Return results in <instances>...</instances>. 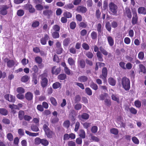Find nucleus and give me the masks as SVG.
I'll return each instance as SVG.
<instances>
[{"label":"nucleus","mask_w":146,"mask_h":146,"mask_svg":"<svg viewBox=\"0 0 146 146\" xmlns=\"http://www.w3.org/2000/svg\"><path fill=\"white\" fill-rule=\"evenodd\" d=\"M41 139L39 137H36L35 139V143L36 145H39L41 143Z\"/></svg>","instance_id":"774afa93"},{"label":"nucleus","mask_w":146,"mask_h":146,"mask_svg":"<svg viewBox=\"0 0 146 146\" xmlns=\"http://www.w3.org/2000/svg\"><path fill=\"white\" fill-rule=\"evenodd\" d=\"M26 7L30 13H34L35 11V9L33 7V6L31 4H27L26 5Z\"/></svg>","instance_id":"a211bd4d"},{"label":"nucleus","mask_w":146,"mask_h":146,"mask_svg":"<svg viewBox=\"0 0 146 146\" xmlns=\"http://www.w3.org/2000/svg\"><path fill=\"white\" fill-rule=\"evenodd\" d=\"M68 62L69 64L71 66L74 65L75 64V61L71 57L68 58Z\"/></svg>","instance_id":"ea45409f"},{"label":"nucleus","mask_w":146,"mask_h":146,"mask_svg":"<svg viewBox=\"0 0 146 146\" xmlns=\"http://www.w3.org/2000/svg\"><path fill=\"white\" fill-rule=\"evenodd\" d=\"M29 79V77L27 75H25L22 76L21 79V82H27Z\"/></svg>","instance_id":"de8ad7c7"},{"label":"nucleus","mask_w":146,"mask_h":146,"mask_svg":"<svg viewBox=\"0 0 146 146\" xmlns=\"http://www.w3.org/2000/svg\"><path fill=\"white\" fill-rule=\"evenodd\" d=\"M97 33L94 31H92L91 34V37L92 40H96L97 38Z\"/></svg>","instance_id":"4c0bfd02"},{"label":"nucleus","mask_w":146,"mask_h":146,"mask_svg":"<svg viewBox=\"0 0 146 146\" xmlns=\"http://www.w3.org/2000/svg\"><path fill=\"white\" fill-rule=\"evenodd\" d=\"M139 67L140 69V72H143L144 74H146V69L144 65L142 64H140Z\"/></svg>","instance_id":"473e14b6"},{"label":"nucleus","mask_w":146,"mask_h":146,"mask_svg":"<svg viewBox=\"0 0 146 146\" xmlns=\"http://www.w3.org/2000/svg\"><path fill=\"white\" fill-rule=\"evenodd\" d=\"M56 66H53L52 69L51 71L52 74L57 75L60 72L61 69L60 67L56 69Z\"/></svg>","instance_id":"4468645a"},{"label":"nucleus","mask_w":146,"mask_h":146,"mask_svg":"<svg viewBox=\"0 0 146 146\" xmlns=\"http://www.w3.org/2000/svg\"><path fill=\"white\" fill-rule=\"evenodd\" d=\"M31 72H33L36 73H37L38 71V68L37 66L36 65H34L31 70Z\"/></svg>","instance_id":"6e6d98bb"},{"label":"nucleus","mask_w":146,"mask_h":146,"mask_svg":"<svg viewBox=\"0 0 146 146\" xmlns=\"http://www.w3.org/2000/svg\"><path fill=\"white\" fill-rule=\"evenodd\" d=\"M7 60V66L9 68H11L15 65V61L12 60H9L7 58L5 59Z\"/></svg>","instance_id":"f8f14e48"},{"label":"nucleus","mask_w":146,"mask_h":146,"mask_svg":"<svg viewBox=\"0 0 146 146\" xmlns=\"http://www.w3.org/2000/svg\"><path fill=\"white\" fill-rule=\"evenodd\" d=\"M102 74H101L99 77L103 80L104 83L107 82L106 78L108 74V70L107 68L106 67H104L102 71Z\"/></svg>","instance_id":"20e7f679"},{"label":"nucleus","mask_w":146,"mask_h":146,"mask_svg":"<svg viewBox=\"0 0 146 146\" xmlns=\"http://www.w3.org/2000/svg\"><path fill=\"white\" fill-rule=\"evenodd\" d=\"M78 81L81 82H87L88 80V78L87 76L83 75L78 77Z\"/></svg>","instance_id":"aec40b11"},{"label":"nucleus","mask_w":146,"mask_h":146,"mask_svg":"<svg viewBox=\"0 0 146 146\" xmlns=\"http://www.w3.org/2000/svg\"><path fill=\"white\" fill-rule=\"evenodd\" d=\"M109 11L112 14L115 15L117 13L118 9L117 6L112 2L110 3L108 5Z\"/></svg>","instance_id":"f03ea898"},{"label":"nucleus","mask_w":146,"mask_h":146,"mask_svg":"<svg viewBox=\"0 0 146 146\" xmlns=\"http://www.w3.org/2000/svg\"><path fill=\"white\" fill-rule=\"evenodd\" d=\"M49 124L48 122H46L43 125V129L44 131H46L49 130L50 129L48 127Z\"/></svg>","instance_id":"338daca9"},{"label":"nucleus","mask_w":146,"mask_h":146,"mask_svg":"<svg viewBox=\"0 0 146 146\" xmlns=\"http://www.w3.org/2000/svg\"><path fill=\"white\" fill-rule=\"evenodd\" d=\"M86 56L89 58L92 59L94 56L92 52L88 51L86 52Z\"/></svg>","instance_id":"bf43d9fd"},{"label":"nucleus","mask_w":146,"mask_h":146,"mask_svg":"<svg viewBox=\"0 0 146 146\" xmlns=\"http://www.w3.org/2000/svg\"><path fill=\"white\" fill-rule=\"evenodd\" d=\"M108 43L110 46H112L114 44V41L113 38L111 36L107 37Z\"/></svg>","instance_id":"b1692460"},{"label":"nucleus","mask_w":146,"mask_h":146,"mask_svg":"<svg viewBox=\"0 0 146 146\" xmlns=\"http://www.w3.org/2000/svg\"><path fill=\"white\" fill-rule=\"evenodd\" d=\"M79 136L82 139H84L86 137V133L82 129H81L79 131Z\"/></svg>","instance_id":"c756f323"},{"label":"nucleus","mask_w":146,"mask_h":146,"mask_svg":"<svg viewBox=\"0 0 146 146\" xmlns=\"http://www.w3.org/2000/svg\"><path fill=\"white\" fill-rule=\"evenodd\" d=\"M101 15V12L99 9H97L96 11V16L97 19H99Z\"/></svg>","instance_id":"69168bd1"},{"label":"nucleus","mask_w":146,"mask_h":146,"mask_svg":"<svg viewBox=\"0 0 146 146\" xmlns=\"http://www.w3.org/2000/svg\"><path fill=\"white\" fill-rule=\"evenodd\" d=\"M33 95L31 92H28L25 94V98L28 101H31L33 100Z\"/></svg>","instance_id":"f3484780"},{"label":"nucleus","mask_w":146,"mask_h":146,"mask_svg":"<svg viewBox=\"0 0 146 146\" xmlns=\"http://www.w3.org/2000/svg\"><path fill=\"white\" fill-rule=\"evenodd\" d=\"M96 29L98 34H100L102 31V25L100 23H98L97 25Z\"/></svg>","instance_id":"e433bc0d"},{"label":"nucleus","mask_w":146,"mask_h":146,"mask_svg":"<svg viewBox=\"0 0 146 146\" xmlns=\"http://www.w3.org/2000/svg\"><path fill=\"white\" fill-rule=\"evenodd\" d=\"M66 10L71 9L74 7V6L72 3H69L65 5L64 7Z\"/></svg>","instance_id":"c9c22d12"},{"label":"nucleus","mask_w":146,"mask_h":146,"mask_svg":"<svg viewBox=\"0 0 146 146\" xmlns=\"http://www.w3.org/2000/svg\"><path fill=\"white\" fill-rule=\"evenodd\" d=\"M90 87L93 90L96 91L98 89V86L97 84L92 82L90 84Z\"/></svg>","instance_id":"2f4dec72"},{"label":"nucleus","mask_w":146,"mask_h":146,"mask_svg":"<svg viewBox=\"0 0 146 146\" xmlns=\"http://www.w3.org/2000/svg\"><path fill=\"white\" fill-rule=\"evenodd\" d=\"M133 16L131 20V23L133 25L137 24L138 20L136 11H134L132 12Z\"/></svg>","instance_id":"423d86ee"},{"label":"nucleus","mask_w":146,"mask_h":146,"mask_svg":"<svg viewBox=\"0 0 146 146\" xmlns=\"http://www.w3.org/2000/svg\"><path fill=\"white\" fill-rule=\"evenodd\" d=\"M75 112V111L74 110H72L71 111L70 113V115L71 114L72 115V117L71 118V121L72 122L73 124H74L75 123V117L73 115H72V114L74 113Z\"/></svg>","instance_id":"603ef678"},{"label":"nucleus","mask_w":146,"mask_h":146,"mask_svg":"<svg viewBox=\"0 0 146 146\" xmlns=\"http://www.w3.org/2000/svg\"><path fill=\"white\" fill-rule=\"evenodd\" d=\"M64 16L67 18H71L72 15L71 13L68 11L64 12L63 14Z\"/></svg>","instance_id":"3c124183"},{"label":"nucleus","mask_w":146,"mask_h":146,"mask_svg":"<svg viewBox=\"0 0 146 146\" xmlns=\"http://www.w3.org/2000/svg\"><path fill=\"white\" fill-rule=\"evenodd\" d=\"M35 61L36 63L39 64L38 66L40 68L44 67V65L42 64V59L41 57L38 56H36L35 58Z\"/></svg>","instance_id":"0eeeda50"},{"label":"nucleus","mask_w":146,"mask_h":146,"mask_svg":"<svg viewBox=\"0 0 146 146\" xmlns=\"http://www.w3.org/2000/svg\"><path fill=\"white\" fill-rule=\"evenodd\" d=\"M39 125L38 124H33L31 126V130L33 131L37 132L39 131V129L38 127Z\"/></svg>","instance_id":"4be33fe9"},{"label":"nucleus","mask_w":146,"mask_h":146,"mask_svg":"<svg viewBox=\"0 0 146 146\" xmlns=\"http://www.w3.org/2000/svg\"><path fill=\"white\" fill-rule=\"evenodd\" d=\"M47 137L49 138H51L52 137L53 132L50 129L45 132Z\"/></svg>","instance_id":"49530a36"},{"label":"nucleus","mask_w":146,"mask_h":146,"mask_svg":"<svg viewBox=\"0 0 146 146\" xmlns=\"http://www.w3.org/2000/svg\"><path fill=\"white\" fill-rule=\"evenodd\" d=\"M63 126L67 129H68L70 126V122L69 120H67L63 123Z\"/></svg>","instance_id":"864d4df0"},{"label":"nucleus","mask_w":146,"mask_h":146,"mask_svg":"<svg viewBox=\"0 0 146 146\" xmlns=\"http://www.w3.org/2000/svg\"><path fill=\"white\" fill-rule=\"evenodd\" d=\"M99 49L102 54L105 56H107L108 55V52L102 46H100Z\"/></svg>","instance_id":"7c9ffc66"},{"label":"nucleus","mask_w":146,"mask_h":146,"mask_svg":"<svg viewBox=\"0 0 146 146\" xmlns=\"http://www.w3.org/2000/svg\"><path fill=\"white\" fill-rule=\"evenodd\" d=\"M78 117L80 120L81 121L83 120H87L89 119V115L86 113H83L82 115H79Z\"/></svg>","instance_id":"9d476101"},{"label":"nucleus","mask_w":146,"mask_h":146,"mask_svg":"<svg viewBox=\"0 0 146 146\" xmlns=\"http://www.w3.org/2000/svg\"><path fill=\"white\" fill-rule=\"evenodd\" d=\"M76 10L78 13H84L86 12L87 9L86 7L83 6H79L77 7Z\"/></svg>","instance_id":"1a4fd4ad"},{"label":"nucleus","mask_w":146,"mask_h":146,"mask_svg":"<svg viewBox=\"0 0 146 146\" xmlns=\"http://www.w3.org/2000/svg\"><path fill=\"white\" fill-rule=\"evenodd\" d=\"M52 29L54 31L59 32L60 29V27L59 26L55 25L52 27Z\"/></svg>","instance_id":"13d9d810"},{"label":"nucleus","mask_w":146,"mask_h":146,"mask_svg":"<svg viewBox=\"0 0 146 146\" xmlns=\"http://www.w3.org/2000/svg\"><path fill=\"white\" fill-rule=\"evenodd\" d=\"M82 46L83 49L86 50H88L89 49L90 46L88 44L86 43H84L82 44Z\"/></svg>","instance_id":"e2e57ef3"},{"label":"nucleus","mask_w":146,"mask_h":146,"mask_svg":"<svg viewBox=\"0 0 146 146\" xmlns=\"http://www.w3.org/2000/svg\"><path fill=\"white\" fill-rule=\"evenodd\" d=\"M59 121V119L57 117H52L50 119V122L52 124H55Z\"/></svg>","instance_id":"c03bdc74"},{"label":"nucleus","mask_w":146,"mask_h":146,"mask_svg":"<svg viewBox=\"0 0 146 146\" xmlns=\"http://www.w3.org/2000/svg\"><path fill=\"white\" fill-rule=\"evenodd\" d=\"M9 8V6L8 5H3L0 7V14L1 15L5 16L8 13L7 10Z\"/></svg>","instance_id":"39448f33"},{"label":"nucleus","mask_w":146,"mask_h":146,"mask_svg":"<svg viewBox=\"0 0 146 146\" xmlns=\"http://www.w3.org/2000/svg\"><path fill=\"white\" fill-rule=\"evenodd\" d=\"M24 11L23 9L19 10L17 12V15L19 17H21L23 16L24 15Z\"/></svg>","instance_id":"052dcab7"},{"label":"nucleus","mask_w":146,"mask_h":146,"mask_svg":"<svg viewBox=\"0 0 146 146\" xmlns=\"http://www.w3.org/2000/svg\"><path fill=\"white\" fill-rule=\"evenodd\" d=\"M0 113L2 115L6 116L8 114V111L5 108H0Z\"/></svg>","instance_id":"cd10ccee"},{"label":"nucleus","mask_w":146,"mask_h":146,"mask_svg":"<svg viewBox=\"0 0 146 146\" xmlns=\"http://www.w3.org/2000/svg\"><path fill=\"white\" fill-rule=\"evenodd\" d=\"M104 102L105 105L107 106L110 107L111 105V101L110 98L105 99Z\"/></svg>","instance_id":"37998d69"},{"label":"nucleus","mask_w":146,"mask_h":146,"mask_svg":"<svg viewBox=\"0 0 146 146\" xmlns=\"http://www.w3.org/2000/svg\"><path fill=\"white\" fill-rule=\"evenodd\" d=\"M50 100L52 105L54 106H56L57 104L56 99L53 97H51L50 98Z\"/></svg>","instance_id":"09e8293b"},{"label":"nucleus","mask_w":146,"mask_h":146,"mask_svg":"<svg viewBox=\"0 0 146 146\" xmlns=\"http://www.w3.org/2000/svg\"><path fill=\"white\" fill-rule=\"evenodd\" d=\"M48 81L47 78L41 79L40 84L41 87L43 88L46 87L48 84Z\"/></svg>","instance_id":"ddd939ff"},{"label":"nucleus","mask_w":146,"mask_h":146,"mask_svg":"<svg viewBox=\"0 0 146 146\" xmlns=\"http://www.w3.org/2000/svg\"><path fill=\"white\" fill-rule=\"evenodd\" d=\"M81 97L79 95H76L74 97V100L75 103H78L81 100Z\"/></svg>","instance_id":"680f3d73"},{"label":"nucleus","mask_w":146,"mask_h":146,"mask_svg":"<svg viewBox=\"0 0 146 146\" xmlns=\"http://www.w3.org/2000/svg\"><path fill=\"white\" fill-rule=\"evenodd\" d=\"M78 66L81 68H84L86 66L85 62L83 59H81L78 60Z\"/></svg>","instance_id":"412c9836"},{"label":"nucleus","mask_w":146,"mask_h":146,"mask_svg":"<svg viewBox=\"0 0 146 146\" xmlns=\"http://www.w3.org/2000/svg\"><path fill=\"white\" fill-rule=\"evenodd\" d=\"M124 15H126L129 19H131L132 17V15L130 9L129 8L125 9V11L124 12Z\"/></svg>","instance_id":"dca6fc26"},{"label":"nucleus","mask_w":146,"mask_h":146,"mask_svg":"<svg viewBox=\"0 0 146 146\" xmlns=\"http://www.w3.org/2000/svg\"><path fill=\"white\" fill-rule=\"evenodd\" d=\"M121 84L123 88L126 91H128L130 89V81L129 78L126 76L123 77L121 79Z\"/></svg>","instance_id":"f257e3e1"},{"label":"nucleus","mask_w":146,"mask_h":146,"mask_svg":"<svg viewBox=\"0 0 146 146\" xmlns=\"http://www.w3.org/2000/svg\"><path fill=\"white\" fill-rule=\"evenodd\" d=\"M52 37L54 38H57L59 37L60 35L58 32L54 31L51 34Z\"/></svg>","instance_id":"a19ab883"},{"label":"nucleus","mask_w":146,"mask_h":146,"mask_svg":"<svg viewBox=\"0 0 146 146\" xmlns=\"http://www.w3.org/2000/svg\"><path fill=\"white\" fill-rule=\"evenodd\" d=\"M105 27L108 31L110 33L111 30V25L109 22H107L106 23Z\"/></svg>","instance_id":"8fccbe9b"},{"label":"nucleus","mask_w":146,"mask_h":146,"mask_svg":"<svg viewBox=\"0 0 146 146\" xmlns=\"http://www.w3.org/2000/svg\"><path fill=\"white\" fill-rule=\"evenodd\" d=\"M94 51L95 52H97L96 55L98 60L100 62H102L104 61L103 55L101 52L99 50V48L96 45L94 46Z\"/></svg>","instance_id":"7ed1b4c3"},{"label":"nucleus","mask_w":146,"mask_h":146,"mask_svg":"<svg viewBox=\"0 0 146 146\" xmlns=\"http://www.w3.org/2000/svg\"><path fill=\"white\" fill-rule=\"evenodd\" d=\"M108 98H109L108 94L106 93L101 94L100 97V100H103L105 98L107 99Z\"/></svg>","instance_id":"f704fd0d"},{"label":"nucleus","mask_w":146,"mask_h":146,"mask_svg":"<svg viewBox=\"0 0 146 146\" xmlns=\"http://www.w3.org/2000/svg\"><path fill=\"white\" fill-rule=\"evenodd\" d=\"M138 12L139 14H146V9L144 7H140L138 9Z\"/></svg>","instance_id":"5701e85b"},{"label":"nucleus","mask_w":146,"mask_h":146,"mask_svg":"<svg viewBox=\"0 0 146 146\" xmlns=\"http://www.w3.org/2000/svg\"><path fill=\"white\" fill-rule=\"evenodd\" d=\"M67 77L66 75L65 74H61L59 75L57 78L59 80H65Z\"/></svg>","instance_id":"c85d7f7f"},{"label":"nucleus","mask_w":146,"mask_h":146,"mask_svg":"<svg viewBox=\"0 0 146 146\" xmlns=\"http://www.w3.org/2000/svg\"><path fill=\"white\" fill-rule=\"evenodd\" d=\"M17 91L19 94H23L25 92V90L22 87H19L17 88Z\"/></svg>","instance_id":"4d7b16f0"},{"label":"nucleus","mask_w":146,"mask_h":146,"mask_svg":"<svg viewBox=\"0 0 146 146\" xmlns=\"http://www.w3.org/2000/svg\"><path fill=\"white\" fill-rule=\"evenodd\" d=\"M125 110L127 111L129 110L130 113L133 115L136 114L137 113V110L133 107L129 108L127 106L125 108Z\"/></svg>","instance_id":"2eb2a0df"},{"label":"nucleus","mask_w":146,"mask_h":146,"mask_svg":"<svg viewBox=\"0 0 146 146\" xmlns=\"http://www.w3.org/2000/svg\"><path fill=\"white\" fill-rule=\"evenodd\" d=\"M25 115V112L23 110H20L18 112V117L20 120L23 119Z\"/></svg>","instance_id":"6ab92c4d"},{"label":"nucleus","mask_w":146,"mask_h":146,"mask_svg":"<svg viewBox=\"0 0 146 146\" xmlns=\"http://www.w3.org/2000/svg\"><path fill=\"white\" fill-rule=\"evenodd\" d=\"M108 82L112 86H114L116 84V81L112 77H110L108 79Z\"/></svg>","instance_id":"a878e982"},{"label":"nucleus","mask_w":146,"mask_h":146,"mask_svg":"<svg viewBox=\"0 0 146 146\" xmlns=\"http://www.w3.org/2000/svg\"><path fill=\"white\" fill-rule=\"evenodd\" d=\"M49 39V36L47 34H45L44 37L40 39V43L44 45L46 44L47 40Z\"/></svg>","instance_id":"9b49d317"},{"label":"nucleus","mask_w":146,"mask_h":146,"mask_svg":"<svg viewBox=\"0 0 146 146\" xmlns=\"http://www.w3.org/2000/svg\"><path fill=\"white\" fill-rule=\"evenodd\" d=\"M110 133L115 135H117L119 133L118 130L115 128H112L110 129Z\"/></svg>","instance_id":"58836bf2"},{"label":"nucleus","mask_w":146,"mask_h":146,"mask_svg":"<svg viewBox=\"0 0 146 146\" xmlns=\"http://www.w3.org/2000/svg\"><path fill=\"white\" fill-rule=\"evenodd\" d=\"M111 97L113 100L117 102L118 104H119V98L116 95L112 94L111 95Z\"/></svg>","instance_id":"bb28decb"},{"label":"nucleus","mask_w":146,"mask_h":146,"mask_svg":"<svg viewBox=\"0 0 146 146\" xmlns=\"http://www.w3.org/2000/svg\"><path fill=\"white\" fill-rule=\"evenodd\" d=\"M85 92L87 95L89 96H91L92 94V92L91 90L89 88H86Z\"/></svg>","instance_id":"0e129e2a"},{"label":"nucleus","mask_w":146,"mask_h":146,"mask_svg":"<svg viewBox=\"0 0 146 146\" xmlns=\"http://www.w3.org/2000/svg\"><path fill=\"white\" fill-rule=\"evenodd\" d=\"M26 133L29 135L30 136H32V137H35L37 136H38L39 135V133H32L30 131H25Z\"/></svg>","instance_id":"79ce46f5"},{"label":"nucleus","mask_w":146,"mask_h":146,"mask_svg":"<svg viewBox=\"0 0 146 146\" xmlns=\"http://www.w3.org/2000/svg\"><path fill=\"white\" fill-rule=\"evenodd\" d=\"M71 42V40L70 38H65L63 42V44L64 46H67Z\"/></svg>","instance_id":"393cba45"},{"label":"nucleus","mask_w":146,"mask_h":146,"mask_svg":"<svg viewBox=\"0 0 146 146\" xmlns=\"http://www.w3.org/2000/svg\"><path fill=\"white\" fill-rule=\"evenodd\" d=\"M48 141L45 139H41V143L42 145L44 146H47L49 144Z\"/></svg>","instance_id":"a18cd8bd"},{"label":"nucleus","mask_w":146,"mask_h":146,"mask_svg":"<svg viewBox=\"0 0 146 146\" xmlns=\"http://www.w3.org/2000/svg\"><path fill=\"white\" fill-rule=\"evenodd\" d=\"M53 13V11L52 10L49 9L44 10L43 12V15L45 16H46L48 19L50 18L52 15Z\"/></svg>","instance_id":"6e6552de"},{"label":"nucleus","mask_w":146,"mask_h":146,"mask_svg":"<svg viewBox=\"0 0 146 146\" xmlns=\"http://www.w3.org/2000/svg\"><path fill=\"white\" fill-rule=\"evenodd\" d=\"M61 84L58 82H56L53 84L52 85L53 89H56L61 88Z\"/></svg>","instance_id":"72a5a7b5"},{"label":"nucleus","mask_w":146,"mask_h":146,"mask_svg":"<svg viewBox=\"0 0 146 146\" xmlns=\"http://www.w3.org/2000/svg\"><path fill=\"white\" fill-rule=\"evenodd\" d=\"M47 72V70H45L44 71L43 73L40 75L41 79L47 78L46 77L48 75Z\"/></svg>","instance_id":"5fc2aeb1"}]
</instances>
